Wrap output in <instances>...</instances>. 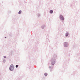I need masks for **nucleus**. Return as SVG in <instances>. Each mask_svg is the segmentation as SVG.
<instances>
[{
    "label": "nucleus",
    "mask_w": 80,
    "mask_h": 80,
    "mask_svg": "<svg viewBox=\"0 0 80 80\" xmlns=\"http://www.w3.org/2000/svg\"><path fill=\"white\" fill-rule=\"evenodd\" d=\"M50 13H53V10H51L50 11Z\"/></svg>",
    "instance_id": "4"
},
{
    "label": "nucleus",
    "mask_w": 80,
    "mask_h": 80,
    "mask_svg": "<svg viewBox=\"0 0 80 80\" xmlns=\"http://www.w3.org/2000/svg\"><path fill=\"white\" fill-rule=\"evenodd\" d=\"M48 75V74L47 73H44V75H45V76H47Z\"/></svg>",
    "instance_id": "7"
},
{
    "label": "nucleus",
    "mask_w": 80,
    "mask_h": 80,
    "mask_svg": "<svg viewBox=\"0 0 80 80\" xmlns=\"http://www.w3.org/2000/svg\"><path fill=\"white\" fill-rule=\"evenodd\" d=\"M54 63H52V65H54Z\"/></svg>",
    "instance_id": "10"
},
{
    "label": "nucleus",
    "mask_w": 80,
    "mask_h": 80,
    "mask_svg": "<svg viewBox=\"0 0 80 80\" xmlns=\"http://www.w3.org/2000/svg\"><path fill=\"white\" fill-rule=\"evenodd\" d=\"M4 58H6V56H4Z\"/></svg>",
    "instance_id": "9"
},
{
    "label": "nucleus",
    "mask_w": 80,
    "mask_h": 80,
    "mask_svg": "<svg viewBox=\"0 0 80 80\" xmlns=\"http://www.w3.org/2000/svg\"><path fill=\"white\" fill-rule=\"evenodd\" d=\"M68 35V33L67 32L66 33V37H67Z\"/></svg>",
    "instance_id": "5"
},
{
    "label": "nucleus",
    "mask_w": 80,
    "mask_h": 80,
    "mask_svg": "<svg viewBox=\"0 0 80 80\" xmlns=\"http://www.w3.org/2000/svg\"><path fill=\"white\" fill-rule=\"evenodd\" d=\"M60 18L62 20H64V18H63V16L62 15H60Z\"/></svg>",
    "instance_id": "3"
},
{
    "label": "nucleus",
    "mask_w": 80,
    "mask_h": 80,
    "mask_svg": "<svg viewBox=\"0 0 80 80\" xmlns=\"http://www.w3.org/2000/svg\"><path fill=\"white\" fill-rule=\"evenodd\" d=\"M64 45L65 47H67L68 46V44L67 42H65L64 43Z\"/></svg>",
    "instance_id": "2"
},
{
    "label": "nucleus",
    "mask_w": 80,
    "mask_h": 80,
    "mask_svg": "<svg viewBox=\"0 0 80 80\" xmlns=\"http://www.w3.org/2000/svg\"><path fill=\"white\" fill-rule=\"evenodd\" d=\"M18 65H16V68H18Z\"/></svg>",
    "instance_id": "8"
},
{
    "label": "nucleus",
    "mask_w": 80,
    "mask_h": 80,
    "mask_svg": "<svg viewBox=\"0 0 80 80\" xmlns=\"http://www.w3.org/2000/svg\"><path fill=\"white\" fill-rule=\"evenodd\" d=\"M14 67L13 64H11L10 67L9 68L10 70L11 71H13L14 70Z\"/></svg>",
    "instance_id": "1"
},
{
    "label": "nucleus",
    "mask_w": 80,
    "mask_h": 80,
    "mask_svg": "<svg viewBox=\"0 0 80 80\" xmlns=\"http://www.w3.org/2000/svg\"><path fill=\"white\" fill-rule=\"evenodd\" d=\"M22 13V11H20L18 12L19 14H20Z\"/></svg>",
    "instance_id": "6"
}]
</instances>
